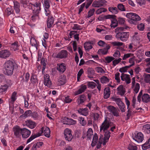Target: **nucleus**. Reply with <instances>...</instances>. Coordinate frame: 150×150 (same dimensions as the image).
<instances>
[{
    "label": "nucleus",
    "mask_w": 150,
    "mask_h": 150,
    "mask_svg": "<svg viewBox=\"0 0 150 150\" xmlns=\"http://www.w3.org/2000/svg\"><path fill=\"white\" fill-rule=\"evenodd\" d=\"M111 122L110 118L108 117H106L103 122L100 126V132H105L104 137L103 139V136H100L99 139L98 143L100 145L103 144V145H105L107 142L110 136V132L107 129L111 125Z\"/></svg>",
    "instance_id": "1"
},
{
    "label": "nucleus",
    "mask_w": 150,
    "mask_h": 150,
    "mask_svg": "<svg viewBox=\"0 0 150 150\" xmlns=\"http://www.w3.org/2000/svg\"><path fill=\"white\" fill-rule=\"evenodd\" d=\"M32 5L31 8L33 10V15L31 17V20L33 21H35L38 18V14L41 10V4L39 2H36Z\"/></svg>",
    "instance_id": "2"
},
{
    "label": "nucleus",
    "mask_w": 150,
    "mask_h": 150,
    "mask_svg": "<svg viewBox=\"0 0 150 150\" xmlns=\"http://www.w3.org/2000/svg\"><path fill=\"white\" fill-rule=\"evenodd\" d=\"M126 16L128 18V22L132 24L136 25L137 21L141 20V17L138 15L132 12L127 13Z\"/></svg>",
    "instance_id": "3"
},
{
    "label": "nucleus",
    "mask_w": 150,
    "mask_h": 150,
    "mask_svg": "<svg viewBox=\"0 0 150 150\" xmlns=\"http://www.w3.org/2000/svg\"><path fill=\"white\" fill-rule=\"evenodd\" d=\"M4 67L5 69V72L6 74L10 76L13 74L14 65L11 61L8 60L6 61L4 64Z\"/></svg>",
    "instance_id": "4"
},
{
    "label": "nucleus",
    "mask_w": 150,
    "mask_h": 150,
    "mask_svg": "<svg viewBox=\"0 0 150 150\" xmlns=\"http://www.w3.org/2000/svg\"><path fill=\"white\" fill-rule=\"evenodd\" d=\"M112 99V101L116 102L121 112H125L126 109L125 105L120 99L116 97H113Z\"/></svg>",
    "instance_id": "5"
},
{
    "label": "nucleus",
    "mask_w": 150,
    "mask_h": 150,
    "mask_svg": "<svg viewBox=\"0 0 150 150\" xmlns=\"http://www.w3.org/2000/svg\"><path fill=\"white\" fill-rule=\"evenodd\" d=\"M129 36V33L128 32H119L117 33L116 38L119 39L122 41L125 42L127 40Z\"/></svg>",
    "instance_id": "6"
},
{
    "label": "nucleus",
    "mask_w": 150,
    "mask_h": 150,
    "mask_svg": "<svg viewBox=\"0 0 150 150\" xmlns=\"http://www.w3.org/2000/svg\"><path fill=\"white\" fill-rule=\"evenodd\" d=\"M67 55L68 52L65 50H62L58 53H54L52 54L54 57L60 59L65 58Z\"/></svg>",
    "instance_id": "7"
},
{
    "label": "nucleus",
    "mask_w": 150,
    "mask_h": 150,
    "mask_svg": "<svg viewBox=\"0 0 150 150\" xmlns=\"http://www.w3.org/2000/svg\"><path fill=\"white\" fill-rule=\"evenodd\" d=\"M133 139L138 143L142 142L144 139L143 134L141 132H138L135 133V136L133 137Z\"/></svg>",
    "instance_id": "8"
},
{
    "label": "nucleus",
    "mask_w": 150,
    "mask_h": 150,
    "mask_svg": "<svg viewBox=\"0 0 150 150\" xmlns=\"http://www.w3.org/2000/svg\"><path fill=\"white\" fill-rule=\"evenodd\" d=\"M132 88L134 91V93L136 94L139 91L140 86V85L138 83H136L134 77L132 79Z\"/></svg>",
    "instance_id": "9"
},
{
    "label": "nucleus",
    "mask_w": 150,
    "mask_h": 150,
    "mask_svg": "<svg viewBox=\"0 0 150 150\" xmlns=\"http://www.w3.org/2000/svg\"><path fill=\"white\" fill-rule=\"evenodd\" d=\"M64 137L66 140L71 141L73 138L71 131L69 129H65L64 131Z\"/></svg>",
    "instance_id": "10"
},
{
    "label": "nucleus",
    "mask_w": 150,
    "mask_h": 150,
    "mask_svg": "<svg viewBox=\"0 0 150 150\" xmlns=\"http://www.w3.org/2000/svg\"><path fill=\"white\" fill-rule=\"evenodd\" d=\"M14 135L17 137H20L21 136L22 128H21L19 126L16 125L13 128Z\"/></svg>",
    "instance_id": "11"
},
{
    "label": "nucleus",
    "mask_w": 150,
    "mask_h": 150,
    "mask_svg": "<svg viewBox=\"0 0 150 150\" xmlns=\"http://www.w3.org/2000/svg\"><path fill=\"white\" fill-rule=\"evenodd\" d=\"M44 84L50 88L52 87V84L51 80L50 79V76L48 74L45 75L44 79Z\"/></svg>",
    "instance_id": "12"
},
{
    "label": "nucleus",
    "mask_w": 150,
    "mask_h": 150,
    "mask_svg": "<svg viewBox=\"0 0 150 150\" xmlns=\"http://www.w3.org/2000/svg\"><path fill=\"white\" fill-rule=\"evenodd\" d=\"M63 123L64 124L69 125H73L76 124V121L71 118L65 117L63 119Z\"/></svg>",
    "instance_id": "13"
},
{
    "label": "nucleus",
    "mask_w": 150,
    "mask_h": 150,
    "mask_svg": "<svg viewBox=\"0 0 150 150\" xmlns=\"http://www.w3.org/2000/svg\"><path fill=\"white\" fill-rule=\"evenodd\" d=\"M120 78L123 81H125L127 84H128L131 82L130 75L126 74H122L120 76Z\"/></svg>",
    "instance_id": "14"
},
{
    "label": "nucleus",
    "mask_w": 150,
    "mask_h": 150,
    "mask_svg": "<svg viewBox=\"0 0 150 150\" xmlns=\"http://www.w3.org/2000/svg\"><path fill=\"white\" fill-rule=\"evenodd\" d=\"M10 83L3 85H1L0 86V93L2 94L3 93H5L7 91L8 87L11 86L12 85L11 81H10Z\"/></svg>",
    "instance_id": "15"
},
{
    "label": "nucleus",
    "mask_w": 150,
    "mask_h": 150,
    "mask_svg": "<svg viewBox=\"0 0 150 150\" xmlns=\"http://www.w3.org/2000/svg\"><path fill=\"white\" fill-rule=\"evenodd\" d=\"M109 111L112 113L114 116L117 117L119 116V113L117 110L112 106H109L107 107Z\"/></svg>",
    "instance_id": "16"
},
{
    "label": "nucleus",
    "mask_w": 150,
    "mask_h": 150,
    "mask_svg": "<svg viewBox=\"0 0 150 150\" xmlns=\"http://www.w3.org/2000/svg\"><path fill=\"white\" fill-rule=\"evenodd\" d=\"M125 100L126 105L127 106V109H128L127 116L129 117L131 115V113H132L134 112V110H133V108L131 109V108L129 107L130 103L129 101L127 99L126 97H125Z\"/></svg>",
    "instance_id": "17"
},
{
    "label": "nucleus",
    "mask_w": 150,
    "mask_h": 150,
    "mask_svg": "<svg viewBox=\"0 0 150 150\" xmlns=\"http://www.w3.org/2000/svg\"><path fill=\"white\" fill-rule=\"evenodd\" d=\"M66 69V67L64 63H59L57 64V69L59 72L63 73Z\"/></svg>",
    "instance_id": "18"
},
{
    "label": "nucleus",
    "mask_w": 150,
    "mask_h": 150,
    "mask_svg": "<svg viewBox=\"0 0 150 150\" xmlns=\"http://www.w3.org/2000/svg\"><path fill=\"white\" fill-rule=\"evenodd\" d=\"M31 131L25 128H22L21 135L23 138H26L28 137L31 134Z\"/></svg>",
    "instance_id": "19"
},
{
    "label": "nucleus",
    "mask_w": 150,
    "mask_h": 150,
    "mask_svg": "<svg viewBox=\"0 0 150 150\" xmlns=\"http://www.w3.org/2000/svg\"><path fill=\"white\" fill-rule=\"evenodd\" d=\"M10 52L8 50H4L0 51V58H6L10 55Z\"/></svg>",
    "instance_id": "20"
},
{
    "label": "nucleus",
    "mask_w": 150,
    "mask_h": 150,
    "mask_svg": "<svg viewBox=\"0 0 150 150\" xmlns=\"http://www.w3.org/2000/svg\"><path fill=\"white\" fill-rule=\"evenodd\" d=\"M117 94L121 96H123L126 92L125 89L122 85H120L117 89Z\"/></svg>",
    "instance_id": "21"
},
{
    "label": "nucleus",
    "mask_w": 150,
    "mask_h": 150,
    "mask_svg": "<svg viewBox=\"0 0 150 150\" xmlns=\"http://www.w3.org/2000/svg\"><path fill=\"white\" fill-rule=\"evenodd\" d=\"M25 123L26 126L31 129L34 128L36 126V123L30 120L26 121Z\"/></svg>",
    "instance_id": "22"
},
{
    "label": "nucleus",
    "mask_w": 150,
    "mask_h": 150,
    "mask_svg": "<svg viewBox=\"0 0 150 150\" xmlns=\"http://www.w3.org/2000/svg\"><path fill=\"white\" fill-rule=\"evenodd\" d=\"M66 82V79L65 76L61 75L58 79L57 83L59 86H61L64 84Z\"/></svg>",
    "instance_id": "23"
},
{
    "label": "nucleus",
    "mask_w": 150,
    "mask_h": 150,
    "mask_svg": "<svg viewBox=\"0 0 150 150\" xmlns=\"http://www.w3.org/2000/svg\"><path fill=\"white\" fill-rule=\"evenodd\" d=\"M44 129V135L47 137H50V131L49 128L47 127H42L41 129V130L43 131Z\"/></svg>",
    "instance_id": "24"
},
{
    "label": "nucleus",
    "mask_w": 150,
    "mask_h": 150,
    "mask_svg": "<svg viewBox=\"0 0 150 150\" xmlns=\"http://www.w3.org/2000/svg\"><path fill=\"white\" fill-rule=\"evenodd\" d=\"M93 42H85L84 44V47L86 51H89L92 48Z\"/></svg>",
    "instance_id": "25"
},
{
    "label": "nucleus",
    "mask_w": 150,
    "mask_h": 150,
    "mask_svg": "<svg viewBox=\"0 0 150 150\" xmlns=\"http://www.w3.org/2000/svg\"><path fill=\"white\" fill-rule=\"evenodd\" d=\"M78 112L81 115L85 116L88 114V111L87 108H80L78 110Z\"/></svg>",
    "instance_id": "26"
},
{
    "label": "nucleus",
    "mask_w": 150,
    "mask_h": 150,
    "mask_svg": "<svg viewBox=\"0 0 150 150\" xmlns=\"http://www.w3.org/2000/svg\"><path fill=\"white\" fill-rule=\"evenodd\" d=\"M41 135V133H38L36 134H32L31 136L27 140L26 144H28L31 142L33 140L36 138L38 137Z\"/></svg>",
    "instance_id": "27"
},
{
    "label": "nucleus",
    "mask_w": 150,
    "mask_h": 150,
    "mask_svg": "<svg viewBox=\"0 0 150 150\" xmlns=\"http://www.w3.org/2000/svg\"><path fill=\"white\" fill-rule=\"evenodd\" d=\"M110 95V90L108 87H106L104 90V98L105 99L108 98Z\"/></svg>",
    "instance_id": "28"
},
{
    "label": "nucleus",
    "mask_w": 150,
    "mask_h": 150,
    "mask_svg": "<svg viewBox=\"0 0 150 150\" xmlns=\"http://www.w3.org/2000/svg\"><path fill=\"white\" fill-rule=\"evenodd\" d=\"M86 88V87L85 85H82L78 90L74 92V94L75 96L79 94L84 92Z\"/></svg>",
    "instance_id": "29"
},
{
    "label": "nucleus",
    "mask_w": 150,
    "mask_h": 150,
    "mask_svg": "<svg viewBox=\"0 0 150 150\" xmlns=\"http://www.w3.org/2000/svg\"><path fill=\"white\" fill-rule=\"evenodd\" d=\"M31 116L35 120H40L42 118L41 115L38 112H34L32 113Z\"/></svg>",
    "instance_id": "30"
},
{
    "label": "nucleus",
    "mask_w": 150,
    "mask_h": 150,
    "mask_svg": "<svg viewBox=\"0 0 150 150\" xmlns=\"http://www.w3.org/2000/svg\"><path fill=\"white\" fill-rule=\"evenodd\" d=\"M30 43L32 46L34 47L36 50L38 49V44L35 39L34 38H32L30 39Z\"/></svg>",
    "instance_id": "31"
},
{
    "label": "nucleus",
    "mask_w": 150,
    "mask_h": 150,
    "mask_svg": "<svg viewBox=\"0 0 150 150\" xmlns=\"http://www.w3.org/2000/svg\"><path fill=\"white\" fill-rule=\"evenodd\" d=\"M143 131L145 133L149 134L150 133V124H147L144 125L142 128Z\"/></svg>",
    "instance_id": "32"
},
{
    "label": "nucleus",
    "mask_w": 150,
    "mask_h": 150,
    "mask_svg": "<svg viewBox=\"0 0 150 150\" xmlns=\"http://www.w3.org/2000/svg\"><path fill=\"white\" fill-rule=\"evenodd\" d=\"M136 102V99L135 96H134L133 97L132 100V106L133 107V110H134V109H135L136 110H137L138 112H140V110H141L142 109L141 108H137V107H136L135 106V104Z\"/></svg>",
    "instance_id": "33"
},
{
    "label": "nucleus",
    "mask_w": 150,
    "mask_h": 150,
    "mask_svg": "<svg viewBox=\"0 0 150 150\" xmlns=\"http://www.w3.org/2000/svg\"><path fill=\"white\" fill-rule=\"evenodd\" d=\"M32 111L30 110H28L26 111L24 114L20 116V118H26L31 115L32 114Z\"/></svg>",
    "instance_id": "34"
},
{
    "label": "nucleus",
    "mask_w": 150,
    "mask_h": 150,
    "mask_svg": "<svg viewBox=\"0 0 150 150\" xmlns=\"http://www.w3.org/2000/svg\"><path fill=\"white\" fill-rule=\"evenodd\" d=\"M142 100L145 103H148L150 101V97L147 94H144L142 96Z\"/></svg>",
    "instance_id": "35"
},
{
    "label": "nucleus",
    "mask_w": 150,
    "mask_h": 150,
    "mask_svg": "<svg viewBox=\"0 0 150 150\" xmlns=\"http://www.w3.org/2000/svg\"><path fill=\"white\" fill-rule=\"evenodd\" d=\"M70 25H71V28L73 30H80L82 28L80 26L77 24L71 23Z\"/></svg>",
    "instance_id": "36"
},
{
    "label": "nucleus",
    "mask_w": 150,
    "mask_h": 150,
    "mask_svg": "<svg viewBox=\"0 0 150 150\" xmlns=\"http://www.w3.org/2000/svg\"><path fill=\"white\" fill-rule=\"evenodd\" d=\"M19 45L17 42H15L12 43L11 46V50L16 51L19 49Z\"/></svg>",
    "instance_id": "37"
},
{
    "label": "nucleus",
    "mask_w": 150,
    "mask_h": 150,
    "mask_svg": "<svg viewBox=\"0 0 150 150\" xmlns=\"http://www.w3.org/2000/svg\"><path fill=\"white\" fill-rule=\"evenodd\" d=\"M111 24L110 26L111 28H115L116 27L118 24V22L117 20L115 18H112L111 19Z\"/></svg>",
    "instance_id": "38"
},
{
    "label": "nucleus",
    "mask_w": 150,
    "mask_h": 150,
    "mask_svg": "<svg viewBox=\"0 0 150 150\" xmlns=\"http://www.w3.org/2000/svg\"><path fill=\"white\" fill-rule=\"evenodd\" d=\"M109 11L114 14H116L118 13L119 11L116 7H110L108 8Z\"/></svg>",
    "instance_id": "39"
},
{
    "label": "nucleus",
    "mask_w": 150,
    "mask_h": 150,
    "mask_svg": "<svg viewBox=\"0 0 150 150\" xmlns=\"http://www.w3.org/2000/svg\"><path fill=\"white\" fill-rule=\"evenodd\" d=\"M54 23L53 18L52 17H48L47 21V26L48 28L51 27Z\"/></svg>",
    "instance_id": "40"
},
{
    "label": "nucleus",
    "mask_w": 150,
    "mask_h": 150,
    "mask_svg": "<svg viewBox=\"0 0 150 150\" xmlns=\"http://www.w3.org/2000/svg\"><path fill=\"white\" fill-rule=\"evenodd\" d=\"M98 137L97 134H95L93 137L92 143L91 144L92 146L93 147L96 145L98 142Z\"/></svg>",
    "instance_id": "41"
},
{
    "label": "nucleus",
    "mask_w": 150,
    "mask_h": 150,
    "mask_svg": "<svg viewBox=\"0 0 150 150\" xmlns=\"http://www.w3.org/2000/svg\"><path fill=\"white\" fill-rule=\"evenodd\" d=\"M103 5V4L100 1H94L92 4V6L94 7H99Z\"/></svg>",
    "instance_id": "42"
},
{
    "label": "nucleus",
    "mask_w": 150,
    "mask_h": 150,
    "mask_svg": "<svg viewBox=\"0 0 150 150\" xmlns=\"http://www.w3.org/2000/svg\"><path fill=\"white\" fill-rule=\"evenodd\" d=\"M100 81L102 83H106L109 82L110 79L108 78L105 76H102L100 79Z\"/></svg>",
    "instance_id": "43"
},
{
    "label": "nucleus",
    "mask_w": 150,
    "mask_h": 150,
    "mask_svg": "<svg viewBox=\"0 0 150 150\" xmlns=\"http://www.w3.org/2000/svg\"><path fill=\"white\" fill-rule=\"evenodd\" d=\"M30 80L32 83L35 84L38 83L37 76L35 75H32L31 77Z\"/></svg>",
    "instance_id": "44"
},
{
    "label": "nucleus",
    "mask_w": 150,
    "mask_h": 150,
    "mask_svg": "<svg viewBox=\"0 0 150 150\" xmlns=\"http://www.w3.org/2000/svg\"><path fill=\"white\" fill-rule=\"evenodd\" d=\"M135 54L139 58L142 56L143 54V50L138 49L135 52Z\"/></svg>",
    "instance_id": "45"
},
{
    "label": "nucleus",
    "mask_w": 150,
    "mask_h": 150,
    "mask_svg": "<svg viewBox=\"0 0 150 150\" xmlns=\"http://www.w3.org/2000/svg\"><path fill=\"white\" fill-rule=\"evenodd\" d=\"M14 9H15L16 13H19L20 11L19 9V4L17 2H14Z\"/></svg>",
    "instance_id": "46"
},
{
    "label": "nucleus",
    "mask_w": 150,
    "mask_h": 150,
    "mask_svg": "<svg viewBox=\"0 0 150 150\" xmlns=\"http://www.w3.org/2000/svg\"><path fill=\"white\" fill-rule=\"evenodd\" d=\"M128 28V27L127 26L118 27L115 29V32H119L121 31H125Z\"/></svg>",
    "instance_id": "47"
},
{
    "label": "nucleus",
    "mask_w": 150,
    "mask_h": 150,
    "mask_svg": "<svg viewBox=\"0 0 150 150\" xmlns=\"http://www.w3.org/2000/svg\"><path fill=\"white\" fill-rule=\"evenodd\" d=\"M17 93L16 92H13L11 95V100L10 102L12 103H13L17 98Z\"/></svg>",
    "instance_id": "48"
},
{
    "label": "nucleus",
    "mask_w": 150,
    "mask_h": 150,
    "mask_svg": "<svg viewBox=\"0 0 150 150\" xmlns=\"http://www.w3.org/2000/svg\"><path fill=\"white\" fill-rule=\"evenodd\" d=\"M43 144V143L42 142H38L35 144L34 145L33 147V149L34 150H36L38 148H40Z\"/></svg>",
    "instance_id": "49"
},
{
    "label": "nucleus",
    "mask_w": 150,
    "mask_h": 150,
    "mask_svg": "<svg viewBox=\"0 0 150 150\" xmlns=\"http://www.w3.org/2000/svg\"><path fill=\"white\" fill-rule=\"evenodd\" d=\"M128 149L129 150H137V148L133 143H130L128 146Z\"/></svg>",
    "instance_id": "50"
},
{
    "label": "nucleus",
    "mask_w": 150,
    "mask_h": 150,
    "mask_svg": "<svg viewBox=\"0 0 150 150\" xmlns=\"http://www.w3.org/2000/svg\"><path fill=\"white\" fill-rule=\"evenodd\" d=\"M134 54L132 53H129L125 54H124L122 59L123 60H126L127 59L131 57L132 56H134Z\"/></svg>",
    "instance_id": "51"
},
{
    "label": "nucleus",
    "mask_w": 150,
    "mask_h": 150,
    "mask_svg": "<svg viewBox=\"0 0 150 150\" xmlns=\"http://www.w3.org/2000/svg\"><path fill=\"white\" fill-rule=\"evenodd\" d=\"M142 148L143 150H146L150 148V144L147 141L142 145Z\"/></svg>",
    "instance_id": "52"
},
{
    "label": "nucleus",
    "mask_w": 150,
    "mask_h": 150,
    "mask_svg": "<svg viewBox=\"0 0 150 150\" xmlns=\"http://www.w3.org/2000/svg\"><path fill=\"white\" fill-rule=\"evenodd\" d=\"M107 11V10L106 8H101L97 10L96 13L97 14H99L103 12H106Z\"/></svg>",
    "instance_id": "53"
},
{
    "label": "nucleus",
    "mask_w": 150,
    "mask_h": 150,
    "mask_svg": "<svg viewBox=\"0 0 150 150\" xmlns=\"http://www.w3.org/2000/svg\"><path fill=\"white\" fill-rule=\"evenodd\" d=\"M93 135V132L92 129L90 128L88 129L87 132V137L90 139Z\"/></svg>",
    "instance_id": "54"
},
{
    "label": "nucleus",
    "mask_w": 150,
    "mask_h": 150,
    "mask_svg": "<svg viewBox=\"0 0 150 150\" xmlns=\"http://www.w3.org/2000/svg\"><path fill=\"white\" fill-rule=\"evenodd\" d=\"M120 74L119 72H116L115 74V78L117 82L120 83Z\"/></svg>",
    "instance_id": "55"
},
{
    "label": "nucleus",
    "mask_w": 150,
    "mask_h": 150,
    "mask_svg": "<svg viewBox=\"0 0 150 150\" xmlns=\"http://www.w3.org/2000/svg\"><path fill=\"white\" fill-rule=\"evenodd\" d=\"M128 49L129 51L132 52H133L136 50V48L134 47V45L132 43H130L128 46Z\"/></svg>",
    "instance_id": "56"
},
{
    "label": "nucleus",
    "mask_w": 150,
    "mask_h": 150,
    "mask_svg": "<svg viewBox=\"0 0 150 150\" xmlns=\"http://www.w3.org/2000/svg\"><path fill=\"white\" fill-rule=\"evenodd\" d=\"M122 59L121 58H119L118 59H114L112 61V64L114 66H116L117 64H118L121 62Z\"/></svg>",
    "instance_id": "57"
},
{
    "label": "nucleus",
    "mask_w": 150,
    "mask_h": 150,
    "mask_svg": "<svg viewBox=\"0 0 150 150\" xmlns=\"http://www.w3.org/2000/svg\"><path fill=\"white\" fill-rule=\"evenodd\" d=\"M131 66H126L120 68L119 69V71L121 73L126 72L127 71L128 69Z\"/></svg>",
    "instance_id": "58"
},
{
    "label": "nucleus",
    "mask_w": 150,
    "mask_h": 150,
    "mask_svg": "<svg viewBox=\"0 0 150 150\" xmlns=\"http://www.w3.org/2000/svg\"><path fill=\"white\" fill-rule=\"evenodd\" d=\"M79 120L80 122V124L84 126L86 124V121L84 120L83 118L82 117H79Z\"/></svg>",
    "instance_id": "59"
},
{
    "label": "nucleus",
    "mask_w": 150,
    "mask_h": 150,
    "mask_svg": "<svg viewBox=\"0 0 150 150\" xmlns=\"http://www.w3.org/2000/svg\"><path fill=\"white\" fill-rule=\"evenodd\" d=\"M88 85L89 87L92 89H94L96 86V84L93 81L89 82L88 83Z\"/></svg>",
    "instance_id": "60"
},
{
    "label": "nucleus",
    "mask_w": 150,
    "mask_h": 150,
    "mask_svg": "<svg viewBox=\"0 0 150 150\" xmlns=\"http://www.w3.org/2000/svg\"><path fill=\"white\" fill-rule=\"evenodd\" d=\"M113 56L114 57L117 58L121 56L120 52L119 50H116L113 54Z\"/></svg>",
    "instance_id": "61"
},
{
    "label": "nucleus",
    "mask_w": 150,
    "mask_h": 150,
    "mask_svg": "<svg viewBox=\"0 0 150 150\" xmlns=\"http://www.w3.org/2000/svg\"><path fill=\"white\" fill-rule=\"evenodd\" d=\"M135 59V57L134 55L129 58V62L131 64L129 66H131V67L134 64Z\"/></svg>",
    "instance_id": "62"
},
{
    "label": "nucleus",
    "mask_w": 150,
    "mask_h": 150,
    "mask_svg": "<svg viewBox=\"0 0 150 150\" xmlns=\"http://www.w3.org/2000/svg\"><path fill=\"white\" fill-rule=\"evenodd\" d=\"M117 8L121 11H125L124 6L122 4H120L118 5Z\"/></svg>",
    "instance_id": "63"
},
{
    "label": "nucleus",
    "mask_w": 150,
    "mask_h": 150,
    "mask_svg": "<svg viewBox=\"0 0 150 150\" xmlns=\"http://www.w3.org/2000/svg\"><path fill=\"white\" fill-rule=\"evenodd\" d=\"M144 81L146 83H150V74H148L146 75Z\"/></svg>",
    "instance_id": "64"
}]
</instances>
